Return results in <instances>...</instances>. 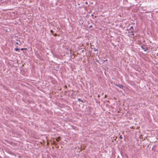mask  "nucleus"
Wrapping results in <instances>:
<instances>
[{"instance_id": "nucleus-14", "label": "nucleus", "mask_w": 158, "mask_h": 158, "mask_svg": "<svg viewBox=\"0 0 158 158\" xmlns=\"http://www.w3.org/2000/svg\"><path fill=\"white\" fill-rule=\"evenodd\" d=\"M19 158H20L21 157H20V156H19Z\"/></svg>"}, {"instance_id": "nucleus-6", "label": "nucleus", "mask_w": 158, "mask_h": 158, "mask_svg": "<svg viewBox=\"0 0 158 158\" xmlns=\"http://www.w3.org/2000/svg\"><path fill=\"white\" fill-rule=\"evenodd\" d=\"M133 29V27H132V26H131V27H130V30H131V29Z\"/></svg>"}, {"instance_id": "nucleus-11", "label": "nucleus", "mask_w": 158, "mask_h": 158, "mask_svg": "<svg viewBox=\"0 0 158 158\" xmlns=\"http://www.w3.org/2000/svg\"><path fill=\"white\" fill-rule=\"evenodd\" d=\"M16 44H19V43H17V42H16Z\"/></svg>"}, {"instance_id": "nucleus-2", "label": "nucleus", "mask_w": 158, "mask_h": 158, "mask_svg": "<svg viewBox=\"0 0 158 158\" xmlns=\"http://www.w3.org/2000/svg\"><path fill=\"white\" fill-rule=\"evenodd\" d=\"M116 86H118L121 89H122L123 88V86L121 85H118L116 84Z\"/></svg>"}, {"instance_id": "nucleus-15", "label": "nucleus", "mask_w": 158, "mask_h": 158, "mask_svg": "<svg viewBox=\"0 0 158 158\" xmlns=\"http://www.w3.org/2000/svg\"><path fill=\"white\" fill-rule=\"evenodd\" d=\"M148 146H149V145H148L147 147H148Z\"/></svg>"}, {"instance_id": "nucleus-1", "label": "nucleus", "mask_w": 158, "mask_h": 158, "mask_svg": "<svg viewBox=\"0 0 158 158\" xmlns=\"http://www.w3.org/2000/svg\"><path fill=\"white\" fill-rule=\"evenodd\" d=\"M141 47L144 51H146L148 50V48L146 47L144 48L143 46H141Z\"/></svg>"}, {"instance_id": "nucleus-7", "label": "nucleus", "mask_w": 158, "mask_h": 158, "mask_svg": "<svg viewBox=\"0 0 158 158\" xmlns=\"http://www.w3.org/2000/svg\"><path fill=\"white\" fill-rule=\"evenodd\" d=\"M24 49H25V48H22L21 49V50H23Z\"/></svg>"}, {"instance_id": "nucleus-10", "label": "nucleus", "mask_w": 158, "mask_h": 158, "mask_svg": "<svg viewBox=\"0 0 158 158\" xmlns=\"http://www.w3.org/2000/svg\"><path fill=\"white\" fill-rule=\"evenodd\" d=\"M120 139H122V136H120Z\"/></svg>"}, {"instance_id": "nucleus-8", "label": "nucleus", "mask_w": 158, "mask_h": 158, "mask_svg": "<svg viewBox=\"0 0 158 158\" xmlns=\"http://www.w3.org/2000/svg\"><path fill=\"white\" fill-rule=\"evenodd\" d=\"M107 96L106 95H105V98H106L107 97Z\"/></svg>"}, {"instance_id": "nucleus-13", "label": "nucleus", "mask_w": 158, "mask_h": 158, "mask_svg": "<svg viewBox=\"0 0 158 158\" xmlns=\"http://www.w3.org/2000/svg\"><path fill=\"white\" fill-rule=\"evenodd\" d=\"M97 61L98 62H98V60H97Z\"/></svg>"}, {"instance_id": "nucleus-12", "label": "nucleus", "mask_w": 158, "mask_h": 158, "mask_svg": "<svg viewBox=\"0 0 158 158\" xmlns=\"http://www.w3.org/2000/svg\"><path fill=\"white\" fill-rule=\"evenodd\" d=\"M132 35H134V34H133V33H132Z\"/></svg>"}, {"instance_id": "nucleus-3", "label": "nucleus", "mask_w": 158, "mask_h": 158, "mask_svg": "<svg viewBox=\"0 0 158 158\" xmlns=\"http://www.w3.org/2000/svg\"><path fill=\"white\" fill-rule=\"evenodd\" d=\"M60 137H58L56 138V140L58 142L60 140Z\"/></svg>"}, {"instance_id": "nucleus-4", "label": "nucleus", "mask_w": 158, "mask_h": 158, "mask_svg": "<svg viewBox=\"0 0 158 158\" xmlns=\"http://www.w3.org/2000/svg\"><path fill=\"white\" fill-rule=\"evenodd\" d=\"M19 50V48H16L15 49V50L16 51H18Z\"/></svg>"}, {"instance_id": "nucleus-5", "label": "nucleus", "mask_w": 158, "mask_h": 158, "mask_svg": "<svg viewBox=\"0 0 158 158\" xmlns=\"http://www.w3.org/2000/svg\"><path fill=\"white\" fill-rule=\"evenodd\" d=\"M78 100L79 101L81 102H83V101L80 99H78Z\"/></svg>"}, {"instance_id": "nucleus-16", "label": "nucleus", "mask_w": 158, "mask_h": 158, "mask_svg": "<svg viewBox=\"0 0 158 158\" xmlns=\"http://www.w3.org/2000/svg\"><path fill=\"white\" fill-rule=\"evenodd\" d=\"M55 35H56V34H55Z\"/></svg>"}, {"instance_id": "nucleus-9", "label": "nucleus", "mask_w": 158, "mask_h": 158, "mask_svg": "<svg viewBox=\"0 0 158 158\" xmlns=\"http://www.w3.org/2000/svg\"><path fill=\"white\" fill-rule=\"evenodd\" d=\"M50 31L52 33H53V31L52 30H51Z\"/></svg>"}]
</instances>
